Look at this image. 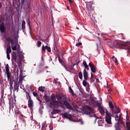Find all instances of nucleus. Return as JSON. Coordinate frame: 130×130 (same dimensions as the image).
I'll return each mask as SVG.
<instances>
[{
    "label": "nucleus",
    "instance_id": "nucleus-1",
    "mask_svg": "<svg viewBox=\"0 0 130 130\" xmlns=\"http://www.w3.org/2000/svg\"><path fill=\"white\" fill-rule=\"evenodd\" d=\"M109 106L111 110V114H110L107 109L104 107L99 106V109L101 114H104L106 113V121L109 124H111V116L114 117V114L116 113H119L120 112V109L117 107H115L113 105L112 102H110L109 103Z\"/></svg>",
    "mask_w": 130,
    "mask_h": 130
},
{
    "label": "nucleus",
    "instance_id": "nucleus-2",
    "mask_svg": "<svg viewBox=\"0 0 130 130\" xmlns=\"http://www.w3.org/2000/svg\"><path fill=\"white\" fill-rule=\"evenodd\" d=\"M118 113L114 114V117L116 121H117V123L115 125V128L116 130H121L119 126L121 124H124V122L122 121V113H120L118 116Z\"/></svg>",
    "mask_w": 130,
    "mask_h": 130
},
{
    "label": "nucleus",
    "instance_id": "nucleus-3",
    "mask_svg": "<svg viewBox=\"0 0 130 130\" xmlns=\"http://www.w3.org/2000/svg\"><path fill=\"white\" fill-rule=\"evenodd\" d=\"M93 109L90 107V106H86V109H84L83 110V112L84 114H87L89 116V117H95V122H96V120H97V119H99V118L95 115V114L93 112Z\"/></svg>",
    "mask_w": 130,
    "mask_h": 130
},
{
    "label": "nucleus",
    "instance_id": "nucleus-4",
    "mask_svg": "<svg viewBox=\"0 0 130 130\" xmlns=\"http://www.w3.org/2000/svg\"><path fill=\"white\" fill-rule=\"evenodd\" d=\"M51 99L52 102H50V105L51 107L53 108H58L59 106L57 104V96L51 95Z\"/></svg>",
    "mask_w": 130,
    "mask_h": 130
},
{
    "label": "nucleus",
    "instance_id": "nucleus-5",
    "mask_svg": "<svg viewBox=\"0 0 130 130\" xmlns=\"http://www.w3.org/2000/svg\"><path fill=\"white\" fill-rule=\"evenodd\" d=\"M14 82V87H13V93L14 95H15V92L18 93L19 92V87H20V84L18 83V78H17L16 80H13Z\"/></svg>",
    "mask_w": 130,
    "mask_h": 130
},
{
    "label": "nucleus",
    "instance_id": "nucleus-6",
    "mask_svg": "<svg viewBox=\"0 0 130 130\" xmlns=\"http://www.w3.org/2000/svg\"><path fill=\"white\" fill-rule=\"evenodd\" d=\"M92 2H89L86 4V8L88 14H91L94 11V8L92 7Z\"/></svg>",
    "mask_w": 130,
    "mask_h": 130
},
{
    "label": "nucleus",
    "instance_id": "nucleus-7",
    "mask_svg": "<svg viewBox=\"0 0 130 130\" xmlns=\"http://www.w3.org/2000/svg\"><path fill=\"white\" fill-rule=\"evenodd\" d=\"M47 50L48 52H51V48H50V47L48 46H44L43 45L42 47V52L43 53H45L46 50Z\"/></svg>",
    "mask_w": 130,
    "mask_h": 130
},
{
    "label": "nucleus",
    "instance_id": "nucleus-8",
    "mask_svg": "<svg viewBox=\"0 0 130 130\" xmlns=\"http://www.w3.org/2000/svg\"><path fill=\"white\" fill-rule=\"evenodd\" d=\"M89 67L90 68L91 71L92 73H96V66L92 62H90L88 64Z\"/></svg>",
    "mask_w": 130,
    "mask_h": 130
},
{
    "label": "nucleus",
    "instance_id": "nucleus-9",
    "mask_svg": "<svg viewBox=\"0 0 130 130\" xmlns=\"http://www.w3.org/2000/svg\"><path fill=\"white\" fill-rule=\"evenodd\" d=\"M64 104L68 109H69L70 110H73V107L71 106V104L69 103V102H68V101H64Z\"/></svg>",
    "mask_w": 130,
    "mask_h": 130
},
{
    "label": "nucleus",
    "instance_id": "nucleus-10",
    "mask_svg": "<svg viewBox=\"0 0 130 130\" xmlns=\"http://www.w3.org/2000/svg\"><path fill=\"white\" fill-rule=\"evenodd\" d=\"M83 77L85 81H88L89 79V75L86 69H84L83 70Z\"/></svg>",
    "mask_w": 130,
    "mask_h": 130
},
{
    "label": "nucleus",
    "instance_id": "nucleus-11",
    "mask_svg": "<svg viewBox=\"0 0 130 130\" xmlns=\"http://www.w3.org/2000/svg\"><path fill=\"white\" fill-rule=\"evenodd\" d=\"M0 30L2 33H4V32H6V26H5V23H1L0 25Z\"/></svg>",
    "mask_w": 130,
    "mask_h": 130
},
{
    "label": "nucleus",
    "instance_id": "nucleus-12",
    "mask_svg": "<svg viewBox=\"0 0 130 130\" xmlns=\"http://www.w3.org/2000/svg\"><path fill=\"white\" fill-rule=\"evenodd\" d=\"M28 106L29 108H32L34 106V103L32 99L28 100Z\"/></svg>",
    "mask_w": 130,
    "mask_h": 130
},
{
    "label": "nucleus",
    "instance_id": "nucleus-13",
    "mask_svg": "<svg viewBox=\"0 0 130 130\" xmlns=\"http://www.w3.org/2000/svg\"><path fill=\"white\" fill-rule=\"evenodd\" d=\"M58 60L60 63H61L62 66L64 67V69H66V71H69L68 70V69H67V67L66 66V64H64V62L63 60H62L61 58L59 57V56H58Z\"/></svg>",
    "mask_w": 130,
    "mask_h": 130
},
{
    "label": "nucleus",
    "instance_id": "nucleus-14",
    "mask_svg": "<svg viewBox=\"0 0 130 130\" xmlns=\"http://www.w3.org/2000/svg\"><path fill=\"white\" fill-rule=\"evenodd\" d=\"M6 76L8 79V82H12V78H11V73H10V71L6 72Z\"/></svg>",
    "mask_w": 130,
    "mask_h": 130
},
{
    "label": "nucleus",
    "instance_id": "nucleus-15",
    "mask_svg": "<svg viewBox=\"0 0 130 130\" xmlns=\"http://www.w3.org/2000/svg\"><path fill=\"white\" fill-rule=\"evenodd\" d=\"M126 126L127 130H130V122L128 118H126Z\"/></svg>",
    "mask_w": 130,
    "mask_h": 130
},
{
    "label": "nucleus",
    "instance_id": "nucleus-16",
    "mask_svg": "<svg viewBox=\"0 0 130 130\" xmlns=\"http://www.w3.org/2000/svg\"><path fill=\"white\" fill-rule=\"evenodd\" d=\"M60 100H61V96H57V102L58 106H61V101Z\"/></svg>",
    "mask_w": 130,
    "mask_h": 130
},
{
    "label": "nucleus",
    "instance_id": "nucleus-17",
    "mask_svg": "<svg viewBox=\"0 0 130 130\" xmlns=\"http://www.w3.org/2000/svg\"><path fill=\"white\" fill-rule=\"evenodd\" d=\"M26 94V98L27 100H30L32 99L31 98V95H30V91H27L26 90L25 91Z\"/></svg>",
    "mask_w": 130,
    "mask_h": 130
},
{
    "label": "nucleus",
    "instance_id": "nucleus-18",
    "mask_svg": "<svg viewBox=\"0 0 130 130\" xmlns=\"http://www.w3.org/2000/svg\"><path fill=\"white\" fill-rule=\"evenodd\" d=\"M12 63L14 62V61H17V54H16V53L12 54Z\"/></svg>",
    "mask_w": 130,
    "mask_h": 130
},
{
    "label": "nucleus",
    "instance_id": "nucleus-19",
    "mask_svg": "<svg viewBox=\"0 0 130 130\" xmlns=\"http://www.w3.org/2000/svg\"><path fill=\"white\" fill-rule=\"evenodd\" d=\"M24 80V76H19V82H18V84L19 85H22L23 84V81Z\"/></svg>",
    "mask_w": 130,
    "mask_h": 130
},
{
    "label": "nucleus",
    "instance_id": "nucleus-20",
    "mask_svg": "<svg viewBox=\"0 0 130 130\" xmlns=\"http://www.w3.org/2000/svg\"><path fill=\"white\" fill-rule=\"evenodd\" d=\"M14 112H15V115H16V117L18 116V115H19L21 113V112H20V110H19L18 108H15L14 110Z\"/></svg>",
    "mask_w": 130,
    "mask_h": 130
},
{
    "label": "nucleus",
    "instance_id": "nucleus-21",
    "mask_svg": "<svg viewBox=\"0 0 130 130\" xmlns=\"http://www.w3.org/2000/svg\"><path fill=\"white\" fill-rule=\"evenodd\" d=\"M98 123L99 126H102V125H103V120L102 119H99L98 121Z\"/></svg>",
    "mask_w": 130,
    "mask_h": 130
},
{
    "label": "nucleus",
    "instance_id": "nucleus-22",
    "mask_svg": "<svg viewBox=\"0 0 130 130\" xmlns=\"http://www.w3.org/2000/svg\"><path fill=\"white\" fill-rule=\"evenodd\" d=\"M62 117L64 118H68V119H70V115L68 113H64V114H62Z\"/></svg>",
    "mask_w": 130,
    "mask_h": 130
},
{
    "label": "nucleus",
    "instance_id": "nucleus-23",
    "mask_svg": "<svg viewBox=\"0 0 130 130\" xmlns=\"http://www.w3.org/2000/svg\"><path fill=\"white\" fill-rule=\"evenodd\" d=\"M59 112H60V111H59V110L53 109V111L51 112V114H56L58 113Z\"/></svg>",
    "mask_w": 130,
    "mask_h": 130
},
{
    "label": "nucleus",
    "instance_id": "nucleus-24",
    "mask_svg": "<svg viewBox=\"0 0 130 130\" xmlns=\"http://www.w3.org/2000/svg\"><path fill=\"white\" fill-rule=\"evenodd\" d=\"M26 25V22H25V20H22V29L24 31L25 30V28Z\"/></svg>",
    "mask_w": 130,
    "mask_h": 130
},
{
    "label": "nucleus",
    "instance_id": "nucleus-25",
    "mask_svg": "<svg viewBox=\"0 0 130 130\" xmlns=\"http://www.w3.org/2000/svg\"><path fill=\"white\" fill-rule=\"evenodd\" d=\"M82 85L86 87L87 86V85H88L89 86V83H88V82H87V80H83L82 82Z\"/></svg>",
    "mask_w": 130,
    "mask_h": 130
},
{
    "label": "nucleus",
    "instance_id": "nucleus-26",
    "mask_svg": "<svg viewBox=\"0 0 130 130\" xmlns=\"http://www.w3.org/2000/svg\"><path fill=\"white\" fill-rule=\"evenodd\" d=\"M38 90L39 91H41V92H45V88L43 86L39 87Z\"/></svg>",
    "mask_w": 130,
    "mask_h": 130
},
{
    "label": "nucleus",
    "instance_id": "nucleus-27",
    "mask_svg": "<svg viewBox=\"0 0 130 130\" xmlns=\"http://www.w3.org/2000/svg\"><path fill=\"white\" fill-rule=\"evenodd\" d=\"M10 84V93H12V90L13 89H14V87H13V84H12V81L9 82Z\"/></svg>",
    "mask_w": 130,
    "mask_h": 130
},
{
    "label": "nucleus",
    "instance_id": "nucleus-28",
    "mask_svg": "<svg viewBox=\"0 0 130 130\" xmlns=\"http://www.w3.org/2000/svg\"><path fill=\"white\" fill-rule=\"evenodd\" d=\"M6 52L7 53H11V52H12V49H11V47L9 46L7 47Z\"/></svg>",
    "mask_w": 130,
    "mask_h": 130
},
{
    "label": "nucleus",
    "instance_id": "nucleus-29",
    "mask_svg": "<svg viewBox=\"0 0 130 130\" xmlns=\"http://www.w3.org/2000/svg\"><path fill=\"white\" fill-rule=\"evenodd\" d=\"M26 23H27L28 26H29V30L30 31L31 30V25H30V20L29 19H28L26 20Z\"/></svg>",
    "mask_w": 130,
    "mask_h": 130
},
{
    "label": "nucleus",
    "instance_id": "nucleus-30",
    "mask_svg": "<svg viewBox=\"0 0 130 130\" xmlns=\"http://www.w3.org/2000/svg\"><path fill=\"white\" fill-rule=\"evenodd\" d=\"M7 40L8 41H9V42H11V44H13V43H14V40H13V39H12V38L8 37L7 38Z\"/></svg>",
    "mask_w": 130,
    "mask_h": 130
},
{
    "label": "nucleus",
    "instance_id": "nucleus-31",
    "mask_svg": "<svg viewBox=\"0 0 130 130\" xmlns=\"http://www.w3.org/2000/svg\"><path fill=\"white\" fill-rule=\"evenodd\" d=\"M5 69H6V72H10V69H10V66H9V64H6Z\"/></svg>",
    "mask_w": 130,
    "mask_h": 130
},
{
    "label": "nucleus",
    "instance_id": "nucleus-32",
    "mask_svg": "<svg viewBox=\"0 0 130 130\" xmlns=\"http://www.w3.org/2000/svg\"><path fill=\"white\" fill-rule=\"evenodd\" d=\"M41 44H42V43L40 41H38L37 42V45L38 47H41Z\"/></svg>",
    "mask_w": 130,
    "mask_h": 130
},
{
    "label": "nucleus",
    "instance_id": "nucleus-33",
    "mask_svg": "<svg viewBox=\"0 0 130 130\" xmlns=\"http://www.w3.org/2000/svg\"><path fill=\"white\" fill-rule=\"evenodd\" d=\"M79 77L80 80H82V79H83V73H82V72H80L79 73Z\"/></svg>",
    "mask_w": 130,
    "mask_h": 130
},
{
    "label": "nucleus",
    "instance_id": "nucleus-34",
    "mask_svg": "<svg viewBox=\"0 0 130 130\" xmlns=\"http://www.w3.org/2000/svg\"><path fill=\"white\" fill-rule=\"evenodd\" d=\"M90 81H91L92 82L95 81V79H94L93 75L92 73H91Z\"/></svg>",
    "mask_w": 130,
    "mask_h": 130
},
{
    "label": "nucleus",
    "instance_id": "nucleus-35",
    "mask_svg": "<svg viewBox=\"0 0 130 130\" xmlns=\"http://www.w3.org/2000/svg\"><path fill=\"white\" fill-rule=\"evenodd\" d=\"M107 45H108V46H109L110 47H111V46H112L113 45V43H112V42H109L107 43Z\"/></svg>",
    "mask_w": 130,
    "mask_h": 130
},
{
    "label": "nucleus",
    "instance_id": "nucleus-36",
    "mask_svg": "<svg viewBox=\"0 0 130 130\" xmlns=\"http://www.w3.org/2000/svg\"><path fill=\"white\" fill-rule=\"evenodd\" d=\"M99 44H96L97 47H101V41L100 40H99Z\"/></svg>",
    "mask_w": 130,
    "mask_h": 130
},
{
    "label": "nucleus",
    "instance_id": "nucleus-37",
    "mask_svg": "<svg viewBox=\"0 0 130 130\" xmlns=\"http://www.w3.org/2000/svg\"><path fill=\"white\" fill-rule=\"evenodd\" d=\"M45 100L47 101V102H49V97H48L47 95H45Z\"/></svg>",
    "mask_w": 130,
    "mask_h": 130
},
{
    "label": "nucleus",
    "instance_id": "nucleus-38",
    "mask_svg": "<svg viewBox=\"0 0 130 130\" xmlns=\"http://www.w3.org/2000/svg\"><path fill=\"white\" fill-rule=\"evenodd\" d=\"M19 118H20V119H22V118H23V117H24V115L22 114V113H20L19 115Z\"/></svg>",
    "mask_w": 130,
    "mask_h": 130
},
{
    "label": "nucleus",
    "instance_id": "nucleus-39",
    "mask_svg": "<svg viewBox=\"0 0 130 130\" xmlns=\"http://www.w3.org/2000/svg\"><path fill=\"white\" fill-rule=\"evenodd\" d=\"M53 48H54V50H55V51H56V52H58V49H57V47H56V46H55V45H54Z\"/></svg>",
    "mask_w": 130,
    "mask_h": 130
},
{
    "label": "nucleus",
    "instance_id": "nucleus-40",
    "mask_svg": "<svg viewBox=\"0 0 130 130\" xmlns=\"http://www.w3.org/2000/svg\"><path fill=\"white\" fill-rule=\"evenodd\" d=\"M42 6H43V7L45 8V9H47V6H46V4H45V3H43L42 4Z\"/></svg>",
    "mask_w": 130,
    "mask_h": 130
},
{
    "label": "nucleus",
    "instance_id": "nucleus-41",
    "mask_svg": "<svg viewBox=\"0 0 130 130\" xmlns=\"http://www.w3.org/2000/svg\"><path fill=\"white\" fill-rule=\"evenodd\" d=\"M83 65L84 66V68L85 67H87V66H88V64H87V62H86V61H84L83 62Z\"/></svg>",
    "mask_w": 130,
    "mask_h": 130
},
{
    "label": "nucleus",
    "instance_id": "nucleus-42",
    "mask_svg": "<svg viewBox=\"0 0 130 130\" xmlns=\"http://www.w3.org/2000/svg\"><path fill=\"white\" fill-rule=\"evenodd\" d=\"M7 57L9 60L11 59V57H10V53H7Z\"/></svg>",
    "mask_w": 130,
    "mask_h": 130
},
{
    "label": "nucleus",
    "instance_id": "nucleus-43",
    "mask_svg": "<svg viewBox=\"0 0 130 130\" xmlns=\"http://www.w3.org/2000/svg\"><path fill=\"white\" fill-rule=\"evenodd\" d=\"M70 92L71 94H72V96H75V92H74V90H73V89L70 90Z\"/></svg>",
    "mask_w": 130,
    "mask_h": 130
},
{
    "label": "nucleus",
    "instance_id": "nucleus-44",
    "mask_svg": "<svg viewBox=\"0 0 130 130\" xmlns=\"http://www.w3.org/2000/svg\"><path fill=\"white\" fill-rule=\"evenodd\" d=\"M81 45H82V43L81 42H79L76 44V46H81Z\"/></svg>",
    "mask_w": 130,
    "mask_h": 130
},
{
    "label": "nucleus",
    "instance_id": "nucleus-45",
    "mask_svg": "<svg viewBox=\"0 0 130 130\" xmlns=\"http://www.w3.org/2000/svg\"><path fill=\"white\" fill-rule=\"evenodd\" d=\"M17 50V46H14L12 47V50Z\"/></svg>",
    "mask_w": 130,
    "mask_h": 130
},
{
    "label": "nucleus",
    "instance_id": "nucleus-46",
    "mask_svg": "<svg viewBox=\"0 0 130 130\" xmlns=\"http://www.w3.org/2000/svg\"><path fill=\"white\" fill-rule=\"evenodd\" d=\"M84 68H85L84 70L87 69V71H89V66L88 65L85 66Z\"/></svg>",
    "mask_w": 130,
    "mask_h": 130
},
{
    "label": "nucleus",
    "instance_id": "nucleus-47",
    "mask_svg": "<svg viewBox=\"0 0 130 130\" xmlns=\"http://www.w3.org/2000/svg\"><path fill=\"white\" fill-rule=\"evenodd\" d=\"M19 77H23V72H22V71H20V75Z\"/></svg>",
    "mask_w": 130,
    "mask_h": 130
},
{
    "label": "nucleus",
    "instance_id": "nucleus-48",
    "mask_svg": "<svg viewBox=\"0 0 130 130\" xmlns=\"http://www.w3.org/2000/svg\"><path fill=\"white\" fill-rule=\"evenodd\" d=\"M32 94H33V95H34V96L35 97H36V96H37V93H36V92H32Z\"/></svg>",
    "mask_w": 130,
    "mask_h": 130
},
{
    "label": "nucleus",
    "instance_id": "nucleus-49",
    "mask_svg": "<svg viewBox=\"0 0 130 130\" xmlns=\"http://www.w3.org/2000/svg\"><path fill=\"white\" fill-rule=\"evenodd\" d=\"M115 62L116 63H117V61H118V60H117V58H115Z\"/></svg>",
    "mask_w": 130,
    "mask_h": 130
},
{
    "label": "nucleus",
    "instance_id": "nucleus-50",
    "mask_svg": "<svg viewBox=\"0 0 130 130\" xmlns=\"http://www.w3.org/2000/svg\"><path fill=\"white\" fill-rule=\"evenodd\" d=\"M69 3L71 4V3H73V1L72 0H68Z\"/></svg>",
    "mask_w": 130,
    "mask_h": 130
},
{
    "label": "nucleus",
    "instance_id": "nucleus-51",
    "mask_svg": "<svg viewBox=\"0 0 130 130\" xmlns=\"http://www.w3.org/2000/svg\"><path fill=\"white\" fill-rule=\"evenodd\" d=\"M71 90H73V89H72V87H69V91H71Z\"/></svg>",
    "mask_w": 130,
    "mask_h": 130
},
{
    "label": "nucleus",
    "instance_id": "nucleus-52",
    "mask_svg": "<svg viewBox=\"0 0 130 130\" xmlns=\"http://www.w3.org/2000/svg\"><path fill=\"white\" fill-rule=\"evenodd\" d=\"M2 3H0V8H2Z\"/></svg>",
    "mask_w": 130,
    "mask_h": 130
},
{
    "label": "nucleus",
    "instance_id": "nucleus-53",
    "mask_svg": "<svg viewBox=\"0 0 130 130\" xmlns=\"http://www.w3.org/2000/svg\"><path fill=\"white\" fill-rule=\"evenodd\" d=\"M50 130H52V127L50 126Z\"/></svg>",
    "mask_w": 130,
    "mask_h": 130
},
{
    "label": "nucleus",
    "instance_id": "nucleus-54",
    "mask_svg": "<svg viewBox=\"0 0 130 130\" xmlns=\"http://www.w3.org/2000/svg\"><path fill=\"white\" fill-rule=\"evenodd\" d=\"M40 40H41V41H44V40L42 39H40Z\"/></svg>",
    "mask_w": 130,
    "mask_h": 130
},
{
    "label": "nucleus",
    "instance_id": "nucleus-55",
    "mask_svg": "<svg viewBox=\"0 0 130 130\" xmlns=\"http://www.w3.org/2000/svg\"><path fill=\"white\" fill-rule=\"evenodd\" d=\"M68 10H70V7L69 6H67Z\"/></svg>",
    "mask_w": 130,
    "mask_h": 130
},
{
    "label": "nucleus",
    "instance_id": "nucleus-56",
    "mask_svg": "<svg viewBox=\"0 0 130 130\" xmlns=\"http://www.w3.org/2000/svg\"><path fill=\"white\" fill-rule=\"evenodd\" d=\"M114 57H115L114 56H113L112 58L113 59V58H114Z\"/></svg>",
    "mask_w": 130,
    "mask_h": 130
},
{
    "label": "nucleus",
    "instance_id": "nucleus-57",
    "mask_svg": "<svg viewBox=\"0 0 130 130\" xmlns=\"http://www.w3.org/2000/svg\"><path fill=\"white\" fill-rule=\"evenodd\" d=\"M45 69H48V67H45Z\"/></svg>",
    "mask_w": 130,
    "mask_h": 130
},
{
    "label": "nucleus",
    "instance_id": "nucleus-58",
    "mask_svg": "<svg viewBox=\"0 0 130 130\" xmlns=\"http://www.w3.org/2000/svg\"><path fill=\"white\" fill-rule=\"evenodd\" d=\"M40 73H41V71H40V72H37V74H40Z\"/></svg>",
    "mask_w": 130,
    "mask_h": 130
},
{
    "label": "nucleus",
    "instance_id": "nucleus-59",
    "mask_svg": "<svg viewBox=\"0 0 130 130\" xmlns=\"http://www.w3.org/2000/svg\"><path fill=\"white\" fill-rule=\"evenodd\" d=\"M96 81H99V79H96Z\"/></svg>",
    "mask_w": 130,
    "mask_h": 130
},
{
    "label": "nucleus",
    "instance_id": "nucleus-60",
    "mask_svg": "<svg viewBox=\"0 0 130 130\" xmlns=\"http://www.w3.org/2000/svg\"><path fill=\"white\" fill-rule=\"evenodd\" d=\"M81 40V37L79 38V40Z\"/></svg>",
    "mask_w": 130,
    "mask_h": 130
},
{
    "label": "nucleus",
    "instance_id": "nucleus-61",
    "mask_svg": "<svg viewBox=\"0 0 130 130\" xmlns=\"http://www.w3.org/2000/svg\"><path fill=\"white\" fill-rule=\"evenodd\" d=\"M78 42H80V40H79V39H78Z\"/></svg>",
    "mask_w": 130,
    "mask_h": 130
},
{
    "label": "nucleus",
    "instance_id": "nucleus-62",
    "mask_svg": "<svg viewBox=\"0 0 130 130\" xmlns=\"http://www.w3.org/2000/svg\"><path fill=\"white\" fill-rule=\"evenodd\" d=\"M42 127H44V125H42Z\"/></svg>",
    "mask_w": 130,
    "mask_h": 130
},
{
    "label": "nucleus",
    "instance_id": "nucleus-63",
    "mask_svg": "<svg viewBox=\"0 0 130 130\" xmlns=\"http://www.w3.org/2000/svg\"><path fill=\"white\" fill-rule=\"evenodd\" d=\"M79 62H78L77 63V64H79Z\"/></svg>",
    "mask_w": 130,
    "mask_h": 130
},
{
    "label": "nucleus",
    "instance_id": "nucleus-64",
    "mask_svg": "<svg viewBox=\"0 0 130 130\" xmlns=\"http://www.w3.org/2000/svg\"><path fill=\"white\" fill-rule=\"evenodd\" d=\"M82 124H83V122H81Z\"/></svg>",
    "mask_w": 130,
    "mask_h": 130
}]
</instances>
